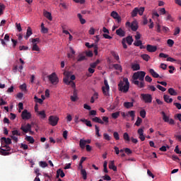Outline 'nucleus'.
Listing matches in <instances>:
<instances>
[{
	"mask_svg": "<svg viewBox=\"0 0 181 181\" xmlns=\"http://www.w3.org/2000/svg\"><path fill=\"white\" fill-rule=\"evenodd\" d=\"M146 73L143 71L135 72L133 74V83L137 86L139 88H144L145 87V76Z\"/></svg>",
	"mask_w": 181,
	"mask_h": 181,
	"instance_id": "f257e3e1",
	"label": "nucleus"
},
{
	"mask_svg": "<svg viewBox=\"0 0 181 181\" xmlns=\"http://www.w3.org/2000/svg\"><path fill=\"white\" fill-rule=\"evenodd\" d=\"M119 91L127 93L129 91V81L128 78H123L122 81H120L118 84Z\"/></svg>",
	"mask_w": 181,
	"mask_h": 181,
	"instance_id": "f03ea898",
	"label": "nucleus"
},
{
	"mask_svg": "<svg viewBox=\"0 0 181 181\" xmlns=\"http://www.w3.org/2000/svg\"><path fill=\"white\" fill-rule=\"evenodd\" d=\"M144 12H145V7H136L133 9V11L131 13L132 18H135L139 13L140 16H142L144 15Z\"/></svg>",
	"mask_w": 181,
	"mask_h": 181,
	"instance_id": "7ed1b4c3",
	"label": "nucleus"
},
{
	"mask_svg": "<svg viewBox=\"0 0 181 181\" xmlns=\"http://www.w3.org/2000/svg\"><path fill=\"white\" fill-rule=\"evenodd\" d=\"M104 86L102 87L103 94L105 97H110V85H108V81L104 80Z\"/></svg>",
	"mask_w": 181,
	"mask_h": 181,
	"instance_id": "20e7f679",
	"label": "nucleus"
},
{
	"mask_svg": "<svg viewBox=\"0 0 181 181\" xmlns=\"http://www.w3.org/2000/svg\"><path fill=\"white\" fill-rule=\"evenodd\" d=\"M141 100L144 101L146 104H151L152 103V95L149 93H141Z\"/></svg>",
	"mask_w": 181,
	"mask_h": 181,
	"instance_id": "39448f33",
	"label": "nucleus"
},
{
	"mask_svg": "<svg viewBox=\"0 0 181 181\" xmlns=\"http://www.w3.org/2000/svg\"><path fill=\"white\" fill-rule=\"evenodd\" d=\"M48 121L49 125H52V127H56V125H57V123L59 122V117L53 115L49 116Z\"/></svg>",
	"mask_w": 181,
	"mask_h": 181,
	"instance_id": "423d86ee",
	"label": "nucleus"
},
{
	"mask_svg": "<svg viewBox=\"0 0 181 181\" xmlns=\"http://www.w3.org/2000/svg\"><path fill=\"white\" fill-rule=\"evenodd\" d=\"M126 26L131 28L133 32H136V30H138V23H136V21H132V23L129 21H127L126 23Z\"/></svg>",
	"mask_w": 181,
	"mask_h": 181,
	"instance_id": "0eeeda50",
	"label": "nucleus"
},
{
	"mask_svg": "<svg viewBox=\"0 0 181 181\" xmlns=\"http://www.w3.org/2000/svg\"><path fill=\"white\" fill-rule=\"evenodd\" d=\"M48 80L52 83V84H57L59 83V78L56 76V73H52L49 76H47Z\"/></svg>",
	"mask_w": 181,
	"mask_h": 181,
	"instance_id": "6e6552de",
	"label": "nucleus"
},
{
	"mask_svg": "<svg viewBox=\"0 0 181 181\" xmlns=\"http://www.w3.org/2000/svg\"><path fill=\"white\" fill-rule=\"evenodd\" d=\"M121 114L123 118H125V117H131L132 121L135 119V110L129 111L127 113L122 112Z\"/></svg>",
	"mask_w": 181,
	"mask_h": 181,
	"instance_id": "1a4fd4ad",
	"label": "nucleus"
},
{
	"mask_svg": "<svg viewBox=\"0 0 181 181\" xmlns=\"http://www.w3.org/2000/svg\"><path fill=\"white\" fill-rule=\"evenodd\" d=\"M32 129V124L28 123L26 125H21V129L24 132V134H28V132H30Z\"/></svg>",
	"mask_w": 181,
	"mask_h": 181,
	"instance_id": "9d476101",
	"label": "nucleus"
},
{
	"mask_svg": "<svg viewBox=\"0 0 181 181\" xmlns=\"http://www.w3.org/2000/svg\"><path fill=\"white\" fill-rule=\"evenodd\" d=\"M21 117L23 119H30L32 115L30 112H28V110H24L21 113Z\"/></svg>",
	"mask_w": 181,
	"mask_h": 181,
	"instance_id": "9b49d317",
	"label": "nucleus"
},
{
	"mask_svg": "<svg viewBox=\"0 0 181 181\" xmlns=\"http://www.w3.org/2000/svg\"><path fill=\"white\" fill-rule=\"evenodd\" d=\"M1 142V145L2 144H4V146H8V145H11V144H12V140L9 138L2 137Z\"/></svg>",
	"mask_w": 181,
	"mask_h": 181,
	"instance_id": "f8f14e48",
	"label": "nucleus"
},
{
	"mask_svg": "<svg viewBox=\"0 0 181 181\" xmlns=\"http://www.w3.org/2000/svg\"><path fill=\"white\" fill-rule=\"evenodd\" d=\"M146 50L150 53H155V52L158 50V47L155 45H147Z\"/></svg>",
	"mask_w": 181,
	"mask_h": 181,
	"instance_id": "ddd939ff",
	"label": "nucleus"
},
{
	"mask_svg": "<svg viewBox=\"0 0 181 181\" xmlns=\"http://www.w3.org/2000/svg\"><path fill=\"white\" fill-rule=\"evenodd\" d=\"M116 35L119 36V37H124L125 36V31H124L122 28H119L116 30Z\"/></svg>",
	"mask_w": 181,
	"mask_h": 181,
	"instance_id": "4468645a",
	"label": "nucleus"
},
{
	"mask_svg": "<svg viewBox=\"0 0 181 181\" xmlns=\"http://www.w3.org/2000/svg\"><path fill=\"white\" fill-rule=\"evenodd\" d=\"M33 34V33L32 32V28L30 27H28L27 29L26 35L24 37L25 40H28L29 39V37H30V36H32Z\"/></svg>",
	"mask_w": 181,
	"mask_h": 181,
	"instance_id": "2eb2a0df",
	"label": "nucleus"
},
{
	"mask_svg": "<svg viewBox=\"0 0 181 181\" xmlns=\"http://www.w3.org/2000/svg\"><path fill=\"white\" fill-rule=\"evenodd\" d=\"M114 160H111L109 163V169H111L112 170H113L114 172H117V166H115Z\"/></svg>",
	"mask_w": 181,
	"mask_h": 181,
	"instance_id": "dca6fc26",
	"label": "nucleus"
},
{
	"mask_svg": "<svg viewBox=\"0 0 181 181\" xmlns=\"http://www.w3.org/2000/svg\"><path fill=\"white\" fill-rule=\"evenodd\" d=\"M64 76H66L65 78H63L64 83L66 84V86H70V81H69V72H64Z\"/></svg>",
	"mask_w": 181,
	"mask_h": 181,
	"instance_id": "f3484780",
	"label": "nucleus"
},
{
	"mask_svg": "<svg viewBox=\"0 0 181 181\" xmlns=\"http://www.w3.org/2000/svg\"><path fill=\"white\" fill-rule=\"evenodd\" d=\"M163 100L165 103H168V104H170V103L173 102V99L170 98V96L168 95H163Z\"/></svg>",
	"mask_w": 181,
	"mask_h": 181,
	"instance_id": "a211bd4d",
	"label": "nucleus"
},
{
	"mask_svg": "<svg viewBox=\"0 0 181 181\" xmlns=\"http://www.w3.org/2000/svg\"><path fill=\"white\" fill-rule=\"evenodd\" d=\"M124 108L129 110V108H132L134 107V103L132 102H124L123 104Z\"/></svg>",
	"mask_w": 181,
	"mask_h": 181,
	"instance_id": "6ab92c4d",
	"label": "nucleus"
},
{
	"mask_svg": "<svg viewBox=\"0 0 181 181\" xmlns=\"http://www.w3.org/2000/svg\"><path fill=\"white\" fill-rule=\"evenodd\" d=\"M92 121L93 122H97L98 124H101V125H103L104 122L103 121V119H101V118L98 117H95L93 118H92Z\"/></svg>",
	"mask_w": 181,
	"mask_h": 181,
	"instance_id": "aec40b11",
	"label": "nucleus"
},
{
	"mask_svg": "<svg viewBox=\"0 0 181 181\" xmlns=\"http://www.w3.org/2000/svg\"><path fill=\"white\" fill-rule=\"evenodd\" d=\"M149 73H150V74H151V76L153 77H154V78H158L159 74L156 73V71H155V70H153V69H150Z\"/></svg>",
	"mask_w": 181,
	"mask_h": 181,
	"instance_id": "412c9836",
	"label": "nucleus"
},
{
	"mask_svg": "<svg viewBox=\"0 0 181 181\" xmlns=\"http://www.w3.org/2000/svg\"><path fill=\"white\" fill-rule=\"evenodd\" d=\"M165 16V21H169L170 22H173L175 21V18H173V17L170 13H169V12H167Z\"/></svg>",
	"mask_w": 181,
	"mask_h": 181,
	"instance_id": "4be33fe9",
	"label": "nucleus"
},
{
	"mask_svg": "<svg viewBox=\"0 0 181 181\" xmlns=\"http://www.w3.org/2000/svg\"><path fill=\"white\" fill-rule=\"evenodd\" d=\"M25 140L30 144H35V139L32 136H25Z\"/></svg>",
	"mask_w": 181,
	"mask_h": 181,
	"instance_id": "5701e85b",
	"label": "nucleus"
},
{
	"mask_svg": "<svg viewBox=\"0 0 181 181\" xmlns=\"http://www.w3.org/2000/svg\"><path fill=\"white\" fill-rule=\"evenodd\" d=\"M44 16L48 19V21H52V13L49 11L44 12Z\"/></svg>",
	"mask_w": 181,
	"mask_h": 181,
	"instance_id": "b1692460",
	"label": "nucleus"
},
{
	"mask_svg": "<svg viewBox=\"0 0 181 181\" xmlns=\"http://www.w3.org/2000/svg\"><path fill=\"white\" fill-rule=\"evenodd\" d=\"M125 40L127 42V43L131 46V45H132V42H134V38H132V36H127L125 38Z\"/></svg>",
	"mask_w": 181,
	"mask_h": 181,
	"instance_id": "393cba45",
	"label": "nucleus"
},
{
	"mask_svg": "<svg viewBox=\"0 0 181 181\" xmlns=\"http://www.w3.org/2000/svg\"><path fill=\"white\" fill-rule=\"evenodd\" d=\"M161 115H163V119L164 122H169V120L170 119H169V116L166 115V113H165V112H161Z\"/></svg>",
	"mask_w": 181,
	"mask_h": 181,
	"instance_id": "a878e982",
	"label": "nucleus"
},
{
	"mask_svg": "<svg viewBox=\"0 0 181 181\" xmlns=\"http://www.w3.org/2000/svg\"><path fill=\"white\" fill-rule=\"evenodd\" d=\"M132 69L134 71H136L141 70V66H139V64H134L132 65Z\"/></svg>",
	"mask_w": 181,
	"mask_h": 181,
	"instance_id": "bb28decb",
	"label": "nucleus"
},
{
	"mask_svg": "<svg viewBox=\"0 0 181 181\" xmlns=\"http://www.w3.org/2000/svg\"><path fill=\"white\" fill-rule=\"evenodd\" d=\"M81 174L83 176V180H87V171H86V170L81 168Z\"/></svg>",
	"mask_w": 181,
	"mask_h": 181,
	"instance_id": "cd10ccee",
	"label": "nucleus"
},
{
	"mask_svg": "<svg viewBox=\"0 0 181 181\" xmlns=\"http://www.w3.org/2000/svg\"><path fill=\"white\" fill-rule=\"evenodd\" d=\"M37 114L40 117V118H42V119H45V118H46V112H45V110L39 111L37 112Z\"/></svg>",
	"mask_w": 181,
	"mask_h": 181,
	"instance_id": "c85d7f7f",
	"label": "nucleus"
},
{
	"mask_svg": "<svg viewBox=\"0 0 181 181\" xmlns=\"http://www.w3.org/2000/svg\"><path fill=\"white\" fill-rule=\"evenodd\" d=\"M86 140L84 139H81L79 141V146L81 148V149H84L86 148Z\"/></svg>",
	"mask_w": 181,
	"mask_h": 181,
	"instance_id": "c756f323",
	"label": "nucleus"
},
{
	"mask_svg": "<svg viewBox=\"0 0 181 181\" xmlns=\"http://www.w3.org/2000/svg\"><path fill=\"white\" fill-rule=\"evenodd\" d=\"M49 32V29L45 27V24L42 23L41 24V33H47Z\"/></svg>",
	"mask_w": 181,
	"mask_h": 181,
	"instance_id": "7c9ffc66",
	"label": "nucleus"
},
{
	"mask_svg": "<svg viewBox=\"0 0 181 181\" xmlns=\"http://www.w3.org/2000/svg\"><path fill=\"white\" fill-rule=\"evenodd\" d=\"M141 57L143 60H145V62H149V59H151V57L146 54H141Z\"/></svg>",
	"mask_w": 181,
	"mask_h": 181,
	"instance_id": "2f4dec72",
	"label": "nucleus"
},
{
	"mask_svg": "<svg viewBox=\"0 0 181 181\" xmlns=\"http://www.w3.org/2000/svg\"><path fill=\"white\" fill-rule=\"evenodd\" d=\"M168 93L170 95H177V92L173 89V88H170L168 89Z\"/></svg>",
	"mask_w": 181,
	"mask_h": 181,
	"instance_id": "473e14b6",
	"label": "nucleus"
},
{
	"mask_svg": "<svg viewBox=\"0 0 181 181\" xmlns=\"http://www.w3.org/2000/svg\"><path fill=\"white\" fill-rule=\"evenodd\" d=\"M8 151L9 150H4V148H1L0 153H1L4 156H7V155H9Z\"/></svg>",
	"mask_w": 181,
	"mask_h": 181,
	"instance_id": "72a5a7b5",
	"label": "nucleus"
},
{
	"mask_svg": "<svg viewBox=\"0 0 181 181\" xmlns=\"http://www.w3.org/2000/svg\"><path fill=\"white\" fill-rule=\"evenodd\" d=\"M87 159L86 157H82L80 160L78 169H83V163Z\"/></svg>",
	"mask_w": 181,
	"mask_h": 181,
	"instance_id": "f704fd0d",
	"label": "nucleus"
},
{
	"mask_svg": "<svg viewBox=\"0 0 181 181\" xmlns=\"http://www.w3.org/2000/svg\"><path fill=\"white\" fill-rule=\"evenodd\" d=\"M123 139H124V141H127V142H129L131 141V139L129 138V135L127 132L124 133Z\"/></svg>",
	"mask_w": 181,
	"mask_h": 181,
	"instance_id": "c9c22d12",
	"label": "nucleus"
},
{
	"mask_svg": "<svg viewBox=\"0 0 181 181\" xmlns=\"http://www.w3.org/2000/svg\"><path fill=\"white\" fill-rule=\"evenodd\" d=\"M113 67L115 70H119V71H122V66L118 64H113Z\"/></svg>",
	"mask_w": 181,
	"mask_h": 181,
	"instance_id": "e433bc0d",
	"label": "nucleus"
},
{
	"mask_svg": "<svg viewBox=\"0 0 181 181\" xmlns=\"http://www.w3.org/2000/svg\"><path fill=\"white\" fill-rule=\"evenodd\" d=\"M102 121L104 122L105 125H108V122H110L109 118L107 116H103L102 117Z\"/></svg>",
	"mask_w": 181,
	"mask_h": 181,
	"instance_id": "4c0bfd02",
	"label": "nucleus"
},
{
	"mask_svg": "<svg viewBox=\"0 0 181 181\" xmlns=\"http://www.w3.org/2000/svg\"><path fill=\"white\" fill-rule=\"evenodd\" d=\"M141 124H142V119L139 117H137V120L135 122V125L136 127H140Z\"/></svg>",
	"mask_w": 181,
	"mask_h": 181,
	"instance_id": "58836bf2",
	"label": "nucleus"
},
{
	"mask_svg": "<svg viewBox=\"0 0 181 181\" xmlns=\"http://www.w3.org/2000/svg\"><path fill=\"white\" fill-rule=\"evenodd\" d=\"M119 114L120 112H115L114 113H112V118H113V119H117V118L119 117Z\"/></svg>",
	"mask_w": 181,
	"mask_h": 181,
	"instance_id": "ea45409f",
	"label": "nucleus"
},
{
	"mask_svg": "<svg viewBox=\"0 0 181 181\" xmlns=\"http://www.w3.org/2000/svg\"><path fill=\"white\" fill-rule=\"evenodd\" d=\"M32 50L34 52H40V48H39L37 44H33Z\"/></svg>",
	"mask_w": 181,
	"mask_h": 181,
	"instance_id": "a19ab883",
	"label": "nucleus"
},
{
	"mask_svg": "<svg viewBox=\"0 0 181 181\" xmlns=\"http://www.w3.org/2000/svg\"><path fill=\"white\" fill-rule=\"evenodd\" d=\"M167 43L169 46V47H173V45H175V41H173V40H172V39H168L167 40Z\"/></svg>",
	"mask_w": 181,
	"mask_h": 181,
	"instance_id": "79ce46f5",
	"label": "nucleus"
},
{
	"mask_svg": "<svg viewBox=\"0 0 181 181\" xmlns=\"http://www.w3.org/2000/svg\"><path fill=\"white\" fill-rule=\"evenodd\" d=\"M6 6L0 3V16L4 15V11H5Z\"/></svg>",
	"mask_w": 181,
	"mask_h": 181,
	"instance_id": "37998d69",
	"label": "nucleus"
},
{
	"mask_svg": "<svg viewBox=\"0 0 181 181\" xmlns=\"http://www.w3.org/2000/svg\"><path fill=\"white\" fill-rule=\"evenodd\" d=\"M110 16H112V18H113L114 19H116L118 16H119V14H118L117 11H112L110 13Z\"/></svg>",
	"mask_w": 181,
	"mask_h": 181,
	"instance_id": "c03bdc74",
	"label": "nucleus"
},
{
	"mask_svg": "<svg viewBox=\"0 0 181 181\" xmlns=\"http://www.w3.org/2000/svg\"><path fill=\"white\" fill-rule=\"evenodd\" d=\"M141 45H142V41H141L139 40H137L136 41H135L134 42V45L136 46L137 47H139V46H141Z\"/></svg>",
	"mask_w": 181,
	"mask_h": 181,
	"instance_id": "a18cd8bd",
	"label": "nucleus"
},
{
	"mask_svg": "<svg viewBox=\"0 0 181 181\" xmlns=\"http://www.w3.org/2000/svg\"><path fill=\"white\" fill-rule=\"evenodd\" d=\"M84 60H86V56L79 54L77 62H83Z\"/></svg>",
	"mask_w": 181,
	"mask_h": 181,
	"instance_id": "49530a36",
	"label": "nucleus"
},
{
	"mask_svg": "<svg viewBox=\"0 0 181 181\" xmlns=\"http://www.w3.org/2000/svg\"><path fill=\"white\" fill-rule=\"evenodd\" d=\"M57 171L59 173V176H61V177H64V176H66V174H64V172L63 171V170L58 169Z\"/></svg>",
	"mask_w": 181,
	"mask_h": 181,
	"instance_id": "de8ad7c7",
	"label": "nucleus"
},
{
	"mask_svg": "<svg viewBox=\"0 0 181 181\" xmlns=\"http://www.w3.org/2000/svg\"><path fill=\"white\" fill-rule=\"evenodd\" d=\"M113 136L116 141H119V134H118V132H115L113 133Z\"/></svg>",
	"mask_w": 181,
	"mask_h": 181,
	"instance_id": "09e8293b",
	"label": "nucleus"
},
{
	"mask_svg": "<svg viewBox=\"0 0 181 181\" xmlns=\"http://www.w3.org/2000/svg\"><path fill=\"white\" fill-rule=\"evenodd\" d=\"M179 33H180V28L177 27L175 28L173 35H174V36H177V35H179Z\"/></svg>",
	"mask_w": 181,
	"mask_h": 181,
	"instance_id": "8fccbe9b",
	"label": "nucleus"
},
{
	"mask_svg": "<svg viewBox=\"0 0 181 181\" xmlns=\"http://www.w3.org/2000/svg\"><path fill=\"white\" fill-rule=\"evenodd\" d=\"M34 99L35 100V103H38V104H43V100L37 98V96H35Z\"/></svg>",
	"mask_w": 181,
	"mask_h": 181,
	"instance_id": "3c124183",
	"label": "nucleus"
},
{
	"mask_svg": "<svg viewBox=\"0 0 181 181\" xmlns=\"http://www.w3.org/2000/svg\"><path fill=\"white\" fill-rule=\"evenodd\" d=\"M95 134L97 135V136H101V135L100 134V127H98V126L95 125Z\"/></svg>",
	"mask_w": 181,
	"mask_h": 181,
	"instance_id": "603ef678",
	"label": "nucleus"
},
{
	"mask_svg": "<svg viewBox=\"0 0 181 181\" xmlns=\"http://www.w3.org/2000/svg\"><path fill=\"white\" fill-rule=\"evenodd\" d=\"M95 134L97 135V136H101V135L100 134V127H98V126L95 125Z\"/></svg>",
	"mask_w": 181,
	"mask_h": 181,
	"instance_id": "864d4df0",
	"label": "nucleus"
},
{
	"mask_svg": "<svg viewBox=\"0 0 181 181\" xmlns=\"http://www.w3.org/2000/svg\"><path fill=\"white\" fill-rule=\"evenodd\" d=\"M140 116L141 117V118H145V117H146V111H145V110H141Z\"/></svg>",
	"mask_w": 181,
	"mask_h": 181,
	"instance_id": "5fc2aeb1",
	"label": "nucleus"
},
{
	"mask_svg": "<svg viewBox=\"0 0 181 181\" xmlns=\"http://www.w3.org/2000/svg\"><path fill=\"white\" fill-rule=\"evenodd\" d=\"M103 138L104 139H105L106 141H111V136H110V135H108V134L105 133L103 134Z\"/></svg>",
	"mask_w": 181,
	"mask_h": 181,
	"instance_id": "6e6d98bb",
	"label": "nucleus"
},
{
	"mask_svg": "<svg viewBox=\"0 0 181 181\" xmlns=\"http://www.w3.org/2000/svg\"><path fill=\"white\" fill-rule=\"evenodd\" d=\"M1 148H3L4 151H11V147L9 146H5V144H2Z\"/></svg>",
	"mask_w": 181,
	"mask_h": 181,
	"instance_id": "4d7b16f0",
	"label": "nucleus"
},
{
	"mask_svg": "<svg viewBox=\"0 0 181 181\" xmlns=\"http://www.w3.org/2000/svg\"><path fill=\"white\" fill-rule=\"evenodd\" d=\"M161 28L162 27L159 25V23H157L156 28V32L158 33H160V32H162Z\"/></svg>",
	"mask_w": 181,
	"mask_h": 181,
	"instance_id": "13d9d810",
	"label": "nucleus"
},
{
	"mask_svg": "<svg viewBox=\"0 0 181 181\" xmlns=\"http://www.w3.org/2000/svg\"><path fill=\"white\" fill-rule=\"evenodd\" d=\"M156 88H158L160 91L165 92L166 90V88L160 85H157Z\"/></svg>",
	"mask_w": 181,
	"mask_h": 181,
	"instance_id": "bf43d9fd",
	"label": "nucleus"
},
{
	"mask_svg": "<svg viewBox=\"0 0 181 181\" xmlns=\"http://www.w3.org/2000/svg\"><path fill=\"white\" fill-rule=\"evenodd\" d=\"M122 45L124 47V49H127L128 48V46L127 45V43H126V40H125V38H123L122 40Z\"/></svg>",
	"mask_w": 181,
	"mask_h": 181,
	"instance_id": "052dcab7",
	"label": "nucleus"
},
{
	"mask_svg": "<svg viewBox=\"0 0 181 181\" xmlns=\"http://www.w3.org/2000/svg\"><path fill=\"white\" fill-rule=\"evenodd\" d=\"M16 27L17 30H18V32H22V27L21 26V23H16Z\"/></svg>",
	"mask_w": 181,
	"mask_h": 181,
	"instance_id": "680f3d73",
	"label": "nucleus"
},
{
	"mask_svg": "<svg viewBox=\"0 0 181 181\" xmlns=\"http://www.w3.org/2000/svg\"><path fill=\"white\" fill-rule=\"evenodd\" d=\"M12 135L13 136L16 135L17 136H21V133H19V131L18 130H13L12 131Z\"/></svg>",
	"mask_w": 181,
	"mask_h": 181,
	"instance_id": "e2e57ef3",
	"label": "nucleus"
},
{
	"mask_svg": "<svg viewBox=\"0 0 181 181\" xmlns=\"http://www.w3.org/2000/svg\"><path fill=\"white\" fill-rule=\"evenodd\" d=\"M40 165L41 168H46V167H47V163H46L45 161H40Z\"/></svg>",
	"mask_w": 181,
	"mask_h": 181,
	"instance_id": "0e129e2a",
	"label": "nucleus"
},
{
	"mask_svg": "<svg viewBox=\"0 0 181 181\" xmlns=\"http://www.w3.org/2000/svg\"><path fill=\"white\" fill-rule=\"evenodd\" d=\"M85 45L88 49H91L92 47H94L95 46V45H94V44H92V45H90V42H86Z\"/></svg>",
	"mask_w": 181,
	"mask_h": 181,
	"instance_id": "69168bd1",
	"label": "nucleus"
},
{
	"mask_svg": "<svg viewBox=\"0 0 181 181\" xmlns=\"http://www.w3.org/2000/svg\"><path fill=\"white\" fill-rule=\"evenodd\" d=\"M148 90H151V91H156V88H155L153 86L148 85Z\"/></svg>",
	"mask_w": 181,
	"mask_h": 181,
	"instance_id": "338daca9",
	"label": "nucleus"
},
{
	"mask_svg": "<svg viewBox=\"0 0 181 181\" xmlns=\"http://www.w3.org/2000/svg\"><path fill=\"white\" fill-rule=\"evenodd\" d=\"M174 105L177 108V110H181V104L179 103H174Z\"/></svg>",
	"mask_w": 181,
	"mask_h": 181,
	"instance_id": "774afa93",
	"label": "nucleus"
}]
</instances>
